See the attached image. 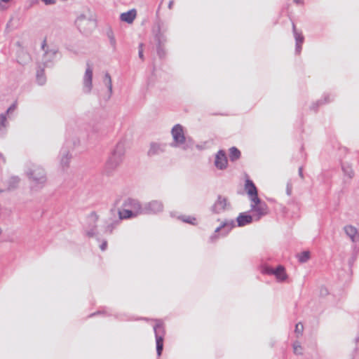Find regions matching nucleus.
<instances>
[{
    "label": "nucleus",
    "instance_id": "nucleus-1",
    "mask_svg": "<svg viewBox=\"0 0 359 359\" xmlns=\"http://www.w3.org/2000/svg\"><path fill=\"white\" fill-rule=\"evenodd\" d=\"M25 175L30 182L31 189L38 191L43 189L47 182L46 172L39 165L32 164L26 170Z\"/></svg>",
    "mask_w": 359,
    "mask_h": 359
},
{
    "label": "nucleus",
    "instance_id": "nucleus-2",
    "mask_svg": "<svg viewBox=\"0 0 359 359\" xmlns=\"http://www.w3.org/2000/svg\"><path fill=\"white\" fill-rule=\"evenodd\" d=\"M125 151L126 143L121 140L117 143L106 163L105 171L107 173L111 172L122 163Z\"/></svg>",
    "mask_w": 359,
    "mask_h": 359
},
{
    "label": "nucleus",
    "instance_id": "nucleus-3",
    "mask_svg": "<svg viewBox=\"0 0 359 359\" xmlns=\"http://www.w3.org/2000/svg\"><path fill=\"white\" fill-rule=\"evenodd\" d=\"M125 151L126 143L121 140L117 143L106 163L105 171L107 173L111 172L122 163Z\"/></svg>",
    "mask_w": 359,
    "mask_h": 359
},
{
    "label": "nucleus",
    "instance_id": "nucleus-4",
    "mask_svg": "<svg viewBox=\"0 0 359 359\" xmlns=\"http://www.w3.org/2000/svg\"><path fill=\"white\" fill-rule=\"evenodd\" d=\"M75 24L79 31L85 34H90L96 27L94 16L89 11L78 16Z\"/></svg>",
    "mask_w": 359,
    "mask_h": 359
},
{
    "label": "nucleus",
    "instance_id": "nucleus-5",
    "mask_svg": "<svg viewBox=\"0 0 359 359\" xmlns=\"http://www.w3.org/2000/svg\"><path fill=\"white\" fill-rule=\"evenodd\" d=\"M171 135L173 139V141L170 144L172 147H182L184 150H186L189 147L182 125H175L171 130Z\"/></svg>",
    "mask_w": 359,
    "mask_h": 359
},
{
    "label": "nucleus",
    "instance_id": "nucleus-6",
    "mask_svg": "<svg viewBox=\"0 0 359 359\" xmlns=\"http://www.w3.org/2000/svg\"><path fill=\"white\" fill-rule=\"evenodd\" d=\"M163 22L158 21L154 28L155 34V40L157 42V54L160 57H163L165 55V51L163 48V45L165 43L166 39L161 32Z\"/></svg>",
    "mask_w": 359,
    "mask_h": 359
},
{
    "label": "nucleus",
    "instance_id": "nucleus-7",
    "mask_svg": "<svg viewBox=\"0 0 359 359\" xmlns=\"http://www.w3.org/2000/svg\"><path fill=\"white\" fill-rule=\"evenodd\" d=\"M251 210L254 212L256 220H259L262 216L267 214V205L265 202L262 201L259 197H255L252 201Z\"/></svg>",
    "mask_w": 359,
    "mask_h": 359
},
{
    "label": "nucleus",
    "instance_id": "nucleus-8",
    "mask_svg": "<svg viewBox=\"0 0 359 359\" xmlns=\"http://www.w3.org/2000/svg\"><path fill=\"white\" fill-rule=\"evenodd\" d=\"M154 330L156 338V353L158 356H160L163 349V339L165 336V330L162 323L158 322L154 325Z\"/></svg>",
    "mask_w": 359,
    "mask_h": 359
},
{
    "label": "nucleus",
    "instance_id": "nucleus-9",
    "mask_svg": "<svg viewBox=\"0 0 359 359\" xmlns=\"http://www.w3.org/2000/svg\"><path fill=\"white\" fill-rule=\"evenodd\" d=\"M41 48L44 51L42 58V63L44 67H50L53 65V61L57 53V50L55 48L49 49L46 46V41H43Z\"/></svg>",
    "mask_w": 359,
    "mask_h": 359
},
{
    "label": "nucleus",
    "instance_id": "nucleus-10",
    "mask_svg": "<svg viewBox=\"0 0 359 359\" xmlns=\"http://www.w3.org/2000/svg\"><path fill=\"white\" fill-rule=\"evenodd\" d=\"M87 67L83 78V90L85 93L89 94L93 88V68L88 62Z\"/></svg>",
    "mask_w": 359,
    "mask_h": 359
},
{
    "label": "nucleus",
    "instance_id": "nucleus-11",
    "mask_svg": "<svg viewBox=\"0 0 359 359\" xmlns=\"http://www.w3.org/2000/svg\"><path fill=\"white\" fill-rule=\"evenodd\" d=\"M229 207L230 203L228 202L227 198L219 195L211 207V211L215 214H219L227 210Z\"/></svg>",
    "mask_w": 359,
    "mask_h": 359
},
{
    "label": "nucleus",
    "instance_id": "nucleus-12",
    "mask_svg": "<svg viewBox=\"0 0 359 359\" xmlns=\"http://www.w3.org/2000/svg\"><path fill=\"white\" fill-rule=\"evenodd\" d=\"M163 210V204L160 201H151L144 204V214H156Z\"/></svg>",
    "mask_w": 359,
    "mask_h": 359
},
{
    "label": "nucleus",
    "instance_id": "nucleus-13",
    "mask_svg": "<svg viewBox=\"0 0 359 359\" xmlns=\"http://www.w3.org/2000/svg\"><path fill=\"white\" fill-rule=\"evenodd\" d=\"M124 205L132 210L137 215L144 214V205L142 206L140 203L135 199L128 198L126 201Z\"/></svg>",
    "mask_w": 359,
    "mask_h": 359
},
{
    "label": "nucleus",
    "instance_id": "nucleus-14",
    "mask_svg": "<svg viewBox=\"0 0 359 359\" xmlns=\"http://www.w3.org/2000/svg\"><path fill=\"white\" fill-rule=\"evenodd\" d=\"M90 224L86 229V233L88 237H93L97 235V226L95 223L98 219V216L95 213L92 212L88 217Z\"/></svg>",
    "mask_w": 359,
    "mask_h": 359
},
{
    "label": "nucleus",
    "instance_id": "nucleus-15",
    "mask_svg": "<svg viewBox=\"0 0 359 359\" xmlns=\"http://www.w3.org/2000/svg\"><path fill=\"white\" fill-rule=\"evenodd\" d=\"M166 144L159 142H151L147 151L149 156H157L165 152Z\"/></svg>",
    "mask_w": 359,
    "mask_h": 359
},
{
    "label": "nucleus",
    "instance_id": "nucleus-16",
    "mask_svg": "<svg viewBox=\"0 0 359 359\" xmlns=\"http://www.w3.org/2000/svg\"><path fill=\"white\" fill-rule=\"evenodd\" d=\"M215 165L219 170L226 168L227 165V158L223 150H219L215 156Z\"/></svg>",
    "mask_w": 359,
    "mask_h": 359
},
{
    "label": "nucleus",
    "instance_id": "nucleus-17",
    "mask_svg": "<svg viewBox=\"0 0 359 359\" xmlns=\"http://www.w3.org/2000/svg\"><path fill=\"white\" fill-rule=\"evenodd\" d=\"M263 274L274 277L278 282H284L288 280L286 271H262Z\"/></svg>",
    "mask_w": 359,
    "mask_h": 359
},
{
    "label": "nucleus",
    "instance_id": "nucleus-18",
    "mask_svg": "<svg viewBox=\"0 0 359 359\" xmlns=\"http://www.w3.org/2000/svg\"><path fill=\"white\" fill-rule=\"evenodd\" d=\"M234 226L235 224L233 220H226L215 229V233L222 231V234L226 236Z\"/></svg>",
    "mask_w": 359,
    "mask_h": 359
},
{
    "label": "nucleus",
    "instance_id": "nucleus-19",
    "mask_svg": "<svg viewBox=\"0 0 359 359\" xmlns=\"http://www.w3.org/2000/svg\"><path fill=\"white\" fill-rule=\"evenodd\" d=\"M245 189L249 195L251 201L255 198V197H258L257 187L252 180H246Z\"/></svg>",
    "mask_w": 359,
    "mask_h": 359
},
{
    "label": "nucleus",
    "instance_id": "nucleus-20",
    "mask_svg": "<svg viewBox=\"0 0 359 359\" xmlns=\"http://www.w3.org/2000/svg\"><path fill=\"white\" fill-rule=\"evenodd\" d=\"M252 220L253 216L248 215L246 212L241 213L236 219L238 226H243L252 223Z\"/></svg>",
    "mask_w": 359,
    "mask_h": 359
},
{
    "label": "nucleus",
    "instance_id": "nucleus-21",
    "mask_svg": "<svg viewBox=\"0 0 359 359\" xmlns=\"http://www.w3.org/2000/svg\"><path fill=\"white\" fill-rule=\"evenodd\" d=\"M137 15V11L135 9H131L126 13L121 14L120 19L123 22H126L128 24H131L135 19Z\"/></svg>",
    "mask_w": 359,
    "mask_h": 359
},
{
    "label": "nucleus",
    "instance_id": "nucleus-22",
    "mask_svg": "<svg viewBox=\"0 0 359 359\" xmlns=\"http://www.w3.org/2000/svg\"><path fill=\"white\" fill-rule=\"evenodd\" d=\"M103 82L108 89V95L106 98V100H108L110 99L113 93L111 78L109 73L105 74L103 79Z\"/></svg>",
    "mask_w": 359,
    "mask_h": 359
},
{
    "label": "nucleus",
    "instance_id": "nucleus-23",
    "mask_svg": "<svg viewBox=\"0 0 359 359\" xmlns=\"http://www.w3.org/2000/svg\"><path fill=\"white\" fill-rule=\"evenodd\" d=\"M118 219H120V221L125 219H129L132 217H135L137 215L135 214L132 210L130 209H124L123 210H118Z\"/></svg>",
    "mask_w": 359,
    "mask_h": 359
},
{
    "label": "nucleus",
    "instance_id": "nucleus-24",
    "mask_svg": "<svg viewBox=\"0 0 359 359\" xmlns=\"http://www.w3.org/2000/svg\"><path fill=\"white\" fill-rule=\"evenodd\" d=\"M344 231L346 234L351 239L353 242H355L356 241V235L358 233V230L355 227L348 225L344 226Z\"/></svg>",
    "mask_w": 359,
    "mask_h": 359
},
{
    "label": "nucleus",
    "instance_id": "nucleus-25",
    "mask_svg": "<svg viewBox=\"0 0 359 359\" xmlns=\"http://www.w3.org/2000/svg\"><path fill=\"white\" fill-rule=\"evenodd\" d=\"M120 219L116 218L114 220H109L106 222V226H105V232L111 233L113 230L116 228V226L120 223Z\"/></svg>",
    "mask_w": 359,
    "mask_h": 359
},
{
    "label": "nucleus",
    "instance_id": "nucleus-26",
    "mask_svg": "<svg viewBox=\"0 0 359 359\" xmlns=\"http://www.w3.org/2000/svg\"><path fill=\"white\" fill-rule=\"evenodd\" d=\"M36 81L40 86L44 85L46 82V78L44 74V69H41L40 67L36 72Z\"/></svg>",
    "mask_w": 359,
    "mask_h": 359
},
{
    "label": "nucleus",
    "instance_id": "nucleus-27",
    "mask_svg": "<svg viewBox=\"0 0 359 359\" xmlns=\"http://www.w3.org/2000/svg\"><path fill=\"white\" fill-rule=\"evenodd\" d=\"M71 156L67 150L64 149L61 151V160L60 163L63 167H67L69 165V160Z\"/></svg>",
    "mask_w": 359,
    "mask_h": 359
},
{
    "label": "nucleus",
    "instance_id": "nucleus-28",
    "mask_svg": "<svg viewBox=\"0 0 359 359\" xmlns=\"http://www.w3.org/2000/svg\"><path fill=\"white\" fill-rule=\"evenodd\" d=\"M241 157V151L235 147L229 149V158L231 161H235Z\"/></svg>",
    "mask_w": 359,
    "mask_h": 359
},
{
    "label": "nucleus",
    "instance_id": "nucleus-29",
    "mask_svg": "<svg viewBox=\"0 0 359 359\" xmlns=\"http://www.w3.org/2000/svg\"><path fill=\"white\" fill-rule=\"evenodd\" d=\"M292 29H293V33H294V36L295 38L296 43L302 44L304 42V38L303 35L302 34V33L297 32V31L296 29L295 25L294 23H292Z\"/></svg>",
    "mask_w": 359,
    "mask_h": 359
},
{
    "label": "nucleus",
    "instance_id": "nucleus-30",
    "mask_svg": "<svg viewBox=\"0 0 359 359\" xmlns=\"http://www.w3.org/2000/svg\"><path fill=\"white\" fill-rule=\"evenodd\" d=\"M293 351L295 355H302L303 354V348L299 341H296L292 344Z\"/></svg>",
    "mask_w": 359,
    "mask_h": 359
},
{
    "label": "nucleus",
    "instance_id": "nucleus-31",
    "mask_svg": "<svg viewBox=\"0 0 359 359\" xmlns=\"http://www.w3.org/2000/svg\"><path fill=\"white\" fill-rule=\"evenodd\" d=\"M297 257L299 262L304 263L307 262L310 258V252L304 251L302 253L297 255Z\"/></svg>",
    "mask_w": 359,
    "mask_h": 359
},
{
    "label": "nucleus",
    "instance_id": "nucleus-32",
    "mask_svg": "<svg viewBox=\"0 0 359 359\" xmlns=\"http://www.w3.org/2000/svg\"><path fill=\"white\" fill-rule=\"evenodd\" d=\"M8 125L7 116L6 114H0V129L6 128Z\"/></svg>",
    "mask_w": 359,
    "mask_h": 359
},
{
    "label": "nucleus",
    "instance_id": "nucleus-33",
    "mask_svg": "<svg viewBox=\"0 0 359 359\" xmlns=\"http://www.w3.org/2000/svg\"><path fill=\"white\" fill-rule=\"evenodd\" d=\"M303 330H304L303 324L302 323H297L295 325L294 332L297 334V337H299V335H302Z\"/></svg>",
    "mask_w": 359,
    "mask_h": 359
},
{
    "label": "nucleus",
    "instance_id": "nucleus-34",
    "mask_svg": "<svg viewBox=\"0 0 359 359\" xmlns=\"http://www.w3.org/2000/svg\"><path fill=\"white\" fill-rule=\"evenodd\" d=\"M180 219H182L183 222L189 224H194V221H196V219L194 217H191L190 216H182L180 217Z\"/></svg>",
    "mask_w": 359,
    "mask_h": 359
},
{
    "label": "nucleus",
    "instance_id": "nucleus-35",
    "mask_svg": "<svg viewBox=\"0 0 359 359\" xmlns=\"http://www.w3.org/2000/svg\"><path fill=\"white\" fill-rule=\"evenodd\" d=\"M342 169L346 175H347L349 178L353 177V172L351 168L343 166Z\"/></svg>",
    "mask_w": 359,
    "mask_h": 359
},
{
    "label": "nucleus",
    "instance_id": "nucleus-36",
    "mask_svg": "<svg viewBox=\"0 0 359 359\" xmlns=\"http://www.w3.org/2000/svg\"><path fill=\"white\" fill-rule=\"evenodd\" d=\"M17 108V103L16 102H14L13 104H12L9 107L8 109L6 110V111L4 113L7 115H9L10 114H11L12 112H13Z\"/></svg>",
    "mask_w": 359,
    "mask_h": 359
},
{
    "label": "nucleus",
    "instance_id": "nucleus-37",
    "mask_svg": "<svg viewBox=\"0 0 359 359\" xmlns=\"http://www.w3.org/2000/svg\"><path fill=\"white\" fill-rule=\"evenodd\" d=\"M142 46H143L142 43H140L139 46V57L140 59L144 60Z\"/></svg>",
    "mask_w": 359,
    "mask_h": 359
},
{
    "label": "nucleus",
    "instance_id": "nucleus-38",
    "mask_svg": "<svg viewBox=\"0 0 359 359\" xmlns=\"http://www.w3.org/2000/svg\"><path fill=\"white\" fill-rule=\"evenodd\" d=\"M264 269H285V267L282 265H278L276 267H266Z\"/></svg>",
    "mask_w": 359,
    "mask_h": 359
},
{
    "label": "nucleus",
    "instance_id": "nucleus-39",
    "mask_svg": "<svg viewBox=\"0 0 359 359\" xmlns=\"http://www.w3.org/2000/svg\"><path fill=\"white\" fill-rule=\"evenodd\" d=\"M320 295L325 296L328 294V290L326 287H321L320 291Z\"/></svg>",
    "mask_w": 359,
    "mask_h": 359
},
{
    "label": "nucleus",
    "instance_id": "nucleus-40",
    "mask_svg": "<svg viewBox=\"0 0 359 359\" xmlns=\"http://www.w3.org/2000/svg\"><path fill=\"white\" fill-rule=\"evenodd\" d=\"M100 248L102 251H104L107 248V242L106 241H103Z\"/></svg>",
    "mask_w": 359,
    "mask_h": 359
},
{
    "label": "nucleus",
    "instance_id": "nucleus-41",
    "mask_svg": "<svg viewBox=\"0 0 359 359\" xmlns=\"http://www.w3.org/2000/svg\"><path fill=\"white\" fill-rule=\"evenodd\" d=\"M42 2H43L46 5H51L54 4L55 3V0H41Z\"/></svg>",
    "mask_w": 359,
    "mask_h": 359
},
{
    "label": "nucleus",
    "instance_id": "nucleus-42",
    "mask_svg": "<svg viewBox=\"0 0 359 359\" xmlns=\"http://www.w3.org/2000/svg\"><path fill=\"white\" fill-rule=\"evenodd\" d=\"M302 50V44L301 43H296V53H299Z\"/></svg>",
    "mask_w": 359,
    "mask_h": 359
},
{
    "label": "nucleus",
    "instance_id": "nucleus-43",
    "mask_svg": "<svg viewBox=\"0 0 359 359\" xmlns=\"http://www.w3.org/2000/svg\"><path fill=\"white\" fill-rule=\"evenodd\" d=\"M110 38V43L111 44L112 46L115 47L116 46V41H115V39L113 36H109Z\"/></svg>",
    "mask_w": 359,
    "mask_h": 359
},
{
    "label": "nucleus",
    "instance_id": "nucleus-44",
    "mask_svg": "<svg viewBox=\"0 0 359 359\" xmlns=\"http://www.w3.org/2000/svg\"><path fill=\"white\" fill-rule=\"evenodd\" d=\"M299 177L302 178V179H304V175H303V168L302 167H300L299 168Z\"/></svg>",
    "mask_w": 359,
    "mask_h": 359
},
{
    "label": "nucleus",
    "instance_id": "nucleus-45",
    "mask_svg": "<svg viewBox=\"0 0 359 359\" xmlns=\"http://www.w3.org/2000/svg\"><path fill=\"white\" fill-rule=\"evenodd\" d=\"M11 180L13 181V182L17 184L20 182V179L18 177H13L11 178Z\"/></svg>",
    "mask_w": 359,
    "mask_h": 359
},
{
    "label": "nucleus",
    "instance_id": "nucleus-46",
    "mask_svg": "<svg viewBox=\"0 0 359 359\" xmlns=\"http://www.w3.org/2000/svg\"><path fill=\"white\" fill-rule=\"evenodd\" d=\"M174 4V1L171 0L168 4V8L172 9Z\"/></svg>",
    "mask_w": 359,
    "mask_h": 359
},
{
    "label": "nucleus",
    "instance_id": "nucleus-47",
    "mask_svg": "<svg viewBox=\"0 0 359 359\" xmlns=\"http://www.w3.org/2000/svg\"><path fill=\"white\" fill-rule=\"evenodd\" d=\"M328 100H327V97H325V102H323L321 100H318L317 102V104H322L323 103H325V102H327Z\"/></svg>",
    "mask_w": 359,
    "mask_h": 359
},
{
    "label": "nucleus",
    "instance_id": "nucleus-48",
    "mask_svg": "<svg viewBox=\"0 0 359 359\" xmlns=\"http://www.w3.org/2000/svg\"><path fill=\"white\" fill-rule=\"evenodd\" d=\"M104 312H105L104 311H97V313H93L90 314V317H93V316H95V315H97V314H98V313H104Z\"/></svg>",
    "mask_w": 359,
    "mask_h": 359
},
{
    "label": "nucleus",
    "instance_id": "nucleus-49",
    "mask_svg": "<svg viewBox=\"0 0 359 359\" xmlns=\"http://www.w3.org/2000/svg\"><path fill=\"white\" fill-rule=\"evenodd\" d=\"M217 238V236L216 235H212L211 237H210V239L213 241L215 239H216Z\"/></svg>",
    "mask_w": 359,
    "mask_h": 359
},
{
    "label": "nucleus",
    "instance_id": "nucleus-50",
    "mask_svg": "<svg viewBox=\"0 0 359 359\" xmlns=\"http://www.w3.org/2000/svg\"><path fill=\"white\" fill-rule=\"evenodd\" d=\"M294 1L296 4H299V3H300V1H299V0H294Z\"/></svg>",
    "mask_w": 359,
    "mask_h": 359
},
{
    "label": "nucleus",
    "instance_id": "nucleus-51",
    "mask_svg": "<svg viewBox=\"0 0 359 359\" xmlns=\"http://www.w3.org/2000/svg\"><path fill=\"white\" fill-rule=\"evenodd\" d=\"M287 194H288V195H290V190H289V189H287Z\"/></svg>",
    "mask_w": 359,
    "mask_h": 359
},
{
    "label": "nucleus",
    "instance_id": "nucleus-52",
    "mask_svg": "<svg viewBox=\"0 0 359 359\" xmlns=\"http://www.w3.org/2000/svg\"><path fill=\"white\" fill-rule=\"evenodd\" d=\"M0 157H1V158H3V155H2V154H1V153H0Z\"/></svg>",
    "mask_w": 359,
    "mask_h": 359
},
{
    "label": "nucleus",
    "instance_id": "nucleus-53",
    "mask_svg": "<svg viewBox=\"0 0 359 359\" xmlns=\"http://www.w3.org/2000/svg\"><path fill=\"white\" fill-rule=\"evenodd\" d=\"M3 192V190L0 189V193Z\"/></svg>",
    "mask_w": 359,
    "mask_h": 359
}]
</instances>
